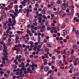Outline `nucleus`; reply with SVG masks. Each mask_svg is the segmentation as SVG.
Segmentation results:
<instances>
[{"instance_id":"obj_1","label":"nucleus","mask_w":79,"mask_h":79,"mask_svg":"<svg viewBox=\"0 0 79 79\" xmlns=\"http://www.w3.org/2000/svg\"><path fill=\"white\" fill-rule=\"evenodd\" d=\"M54 70H50L47 72L46 75L47 76H49V74H51H51H54Z\"/></svg>"},{"instance_id":"obj_2","label":"nucleus","mask_w":79,"mask_h":79,"mask_svg":"<svg viewBox=\"0 0 79 79\" xmlns=\"http://www.w3.org/2000/svg\"><path fill=\"white\" fill-rule=\"evenodd\" d=\"M62 5L64 7H66V8L68 7V3L67 2L64 3L62 4Z\"/></svg>"},{"instance_id":"obj_3","label":"nucleus","mask_w":79,"mask_h":79,"mask_svg":"<svg viewBox=\"0 0 79 79\" xmlns=\"http://www.w3.org/2000/svg\"><path fill=\"white\" fill-rule=\"evenodd\" d=\"M22 68L20 69L21 71H27V69L25 68L24 66H22Z\"/></svg>"},{"instance_id":"obj_4","label":"nucleus","mask_w":79,"mask_h":79,"mask_svg":"<svg viewBox=\"0 0 79 79\" xmlns=\"http://www.w3.org/2000/svg\"><path fill=\"white\" fill-rule=\"evenodd\" d=\"M69 68L70 70H73V69L74 68V65L72 64H70L69 66Z\"/></svg>"},{"instance_id":"obj_5","label":"nucleus","mask_w":79,"mask_h":79,"mask_svg":"<svg viewBox=\"0 0 79 79\" xmlns=\"http://www.w3.org/2000/svg\"><path fill=\"white\" fill-rule=\"evenodd\" d=\"M47 47H48V48H52V44L48 43L47 44Z\"/></svg>"},{"instance_id":"obj_6","label":"nucleus","mask_w":79,"mask_h":79,"mask_svg":"<svg viewBox=\"0 0 79 79\" xmlns=\"http://www.w3.org/2000/svg\"><path fill=\"white\" fill-rule=\"evenodd\" d=\"M57 63L58 64L59 66H60V65H61V63H62V61L60 60H58L57 61Z\"/></svg>"},{"instance_id":"obj_7","label":"nucleus","mask_w":79,"mask_h":79,"mask_svg":"<svg viewBox=\"0 0 79 79\" xmlns=\"http://www.w3.org/2000/svg\"><path fill=\"white\" fill-rule=\"evenodd\" d=\"M62 3V1H61V0H58L57 2H56L57 4H60Z\"/></svg>"},{"instance_id":"obj_8","label":"nucleus","mask_w":79,"mask_h":79,"mask_svg":"<svg viewBox=\"0 0 79 79\" xmlns=\"http://www.w3.org/2000/svg\"><path fill=\"white\" fill-rule=\"evenodd\" d=\"M73 49H77V45L75 44H74L73 45Z\"/></svg>"},{"instance_id":"obj_9","label":"nucleus","mask_w":79,"mask_h":79,"mask_svg":"<svg viewBox=\"0 0 79 79\" xmlns=\"http://www.w3.org/2000/svg\"><path fill=\"white\" fill-rule=\"evenodd\" d=\"M44 69L45 71H46V72H47V71H48L49 70V68L47 67H45L44 68Z\"/></svg>"},{"instance_id":"obj_10","label":"nucleus","mask_w":79,"mask_h":79,"mask_svg":"<svg viewBox=\"0 0 79 79\" xmlns=\"http://www.w3.org/2000/svg\"><path fill=\"white\" fill-rule=\"evenodd\" d=\"M40 51L41 52L42 54H44V52H45V51H44V48H41Z\"/></svg>"},{"instance_id":"obj_11","label":"nucleus","mask_w":79,"mask_h":79,"mask_svg":"<svg viewBox=\"0 0 79 79\" xmlns=\"http://www.w3.org/2000/svg\"><path fill=\"white\" fill-rule=\"evenodd\" d=\"M11 62H12V61H11L10 60H9L6 62L7 64H10L11 63Z\"/></svg>"},{"instance_id":"obj_12","label":"nucleus","mask_w":79,"mask_h":79,"mask_svg":"<svg viewBox=\"0 0 79 79\" xmlns=\"http://www.w3.org/2000/svg\"><path fill=\"white\" fill-rule=\"evenodd\" d=\"M4 58H6L5 59V61H8V58H8V56H4Z\"/></svg>"},{"instance_id":"obj_13","label":"nucleus","mask_w":79,"mask_h":79,"mask_svg":"<svg viewBox=\"0 0 79 79\" xmlns=\"http://www.w3.org/2000/svg\"><path fill=\"white\" fill-rule=\"evenodd\" d=\"M53 76V74H52V73H51L50 75L49 79H52Z\"/></svg>"},{"instance_id":"obj_14","label":"nucleus","mask_w":79,"mask_h":79,"mask_svg":"<svg viewBox=\"0 0 79 79\" xmlns=\"http://www.w3.org/2000/svg\"><path fill=\"white\" fill-rule=\"evenodd\" d=\"M75 32L76 35H79V31L76 30L75 31Z\"/></svg>"},{"instance_id":"obj_15","label":"nucleus","mask_w":79,"mask_h":79,"mask_svg":"<svg viewBox=\"0 0 79 79\" xmlns=\"http://www.w3.org/2000/svg\"><path fill=\"white\" fill-rule=\"evenodd\" d=\"M9 74L7 75L6 73H4V76H5L6 77H9Z\"/></svg>"},{"instance_id":"obj_16","label":"nucleus","mask_w":79,"mask_h":79,"mask_svg":"<svg viewBox=\"0 0 79 79\" xmlns=\"http://www.w3.org/2000/svg\"><path fill=\"white\" fill-rule=\"evenodd\" d=\"M8 52V50L7 49H3V52L4 53H5L6 52Z\"/></svg>"},{"instance_id":"obj_17","label":"nucleus","mask_w":79,"mask_h":79,"mask_svg":"<svg viewBox=\"0 0 79 79\" xmlns=\"http://www.w3.org/2000/svg\"><path fill=\"white\" fill-rule=\"evenodd\" d=\"M3 15L4 16V18H6L7 15L6 12H4V14H3Z\"/></svg>"},{"instance_id":"obj_18","label":"nucleus","mask_w":79,"mask_h":79,"mask_svg":"<svg viewBox=\"0 0 79 79\" xmlns=\"http://www.w3.org/2000/svg\"><path fill=\"white\" fill-rule=\"evenodd\" d=\"M71 13L72 15H74V10L73 9H71Z\"/></svg>"},{"instance_id":"obj_19","label":"nucleus","mask_w":79,"mask_h":79,"mask_svg":"<svg viewBox=\"0 0 79 79\" xmlns=\"http://www.w3.org/2000/svg\"><path fill=\"white\" fill-rule=\"evenodd\" d=\"M69 20H68V18H66L65 19V22L66 23H67V24L68 23H69Z\"/></svg>"},{"instance_id":"obj_20","label":"nucleus","mask_w":79,"mask_h":79,"mask_svg":"<svg viewBox=\"0 0 79 79\" xmlns=\"http://www.w3.org/2000/svg\"><path fill=\"white\" fill-rule=\"evenodd\" d=\"M5 53H3V55H4L5 56H8V52H4Z\"/></svg>"},{"instance_id":"obj_21","label":"nucleus","mask_w":79,"mask_h":79,"mask_svg":"<svg viewBox=\"0 0 79 79\" xmlns=\"http://www.w3.org/2000/svg\"><path fill=\"white\" fill-rule=\"evenodd\" d=\"M10 45H11V43H10V42H7L6 44V46H7V47H8Z\"/></svg>"},{"instance_id":"obj_22","label":"nucleus","mask_w":79,"mask_h":79,"mask_svg":"<svg viewBox=\"0 0 79 79\" xmlns=\"http://www.w3.org/2000/svg\"><path fill=\"white\" fill-rule=\"evenodd\" d=\"M43 18L44 19L47 20V17L45 16V15H43Z\"/></svg>"},{"instance_id":"obj_23","label":"nucleus","mask_w":79,"mask_h":79,"mask_svg":"<svg viewBox=\"0 0 79 79\" xmlns=\"http://www.w3.org/2000/svg\"><path fill=\"white\" fill-rule=\"evenodd\" d=\"M56 57L55 56H53L52 57V60H56Z\"/></svg>"},{"instance_id":"obj_24","label":"nucleus","mask_w":79,"mask_h":79,"mask_svg":"<svg viewBox=\"0 0 79 79\" xmlns=\"http://www.w3.org/2000/svg\"><path fill=\"white\" fill-rule=\"evenodd\" d=\"M49 48H47L45 49V51L46 52H49Z\"/></svg>"},{"instance_id":"obj_25","label":"nucleus","mask_w":79,"mask_h":79,"mask_svg":"<svg viewBox=\"0 0 79 79\" xmlns=\"http://www.w3.org/2000/svg\"><path fill=\"white\" fill-rule=\"evenodd\" d=\"M17 46H18V47H19H19H21V48H23V47L22 46H21V45L20 44H17Z\"/></svg>"},{"instance_id":"obj_26","label":"nucleus","mask_w":79,"mask_h":79,"mask_svg":"<svg viewBox=\"0 0 79 79\" xmlns=\"http://www.w3.org/2000/svg\"><path fill=\"white\" fill-rule=\"evenodd\" d=\"M44 56L46 58H49V56H48V55L47 54H45L44 55Z\"/></svg>"},{"instance_id":"obj_27","label":"nucleus","mask_w":79,"mask_h":79,"mask_svg":"<svg viewBox=\"0 0 79 79\" xmlns=\"http://www.w3.org/2000/svg\"><path fill=\"white\" fill-rule=\"evenodd\" d=\"M14 12H15V11H14V10H11L9 11L10 13H10H14Z\"/></svg>"},{"instance_id":"obj_28","label":"nucleus","mask_w":79,"mask_h":79,"mask_svg":"<svg viewBox=\"0 0 79 79\" xmlns=\"http://www.w3.org/2000/svg\"><path fill=\"white\" fill-rule=\"evenodd\" d=\"M19 76L21 77H24V75L23 74H20Z\"/></svg>"},{"instance_id":"obj_29","label":"nucleus","mask_w":79,"mask_h":79,"mask_svg":"<svg viewBox=\"0 0 79 79\" xmlns=\"http://www.w3.org/2000/svg\"><path fill=\"white\" fill-rule=\"evenodd\" d=\"M66 54L68 56L70 55V52H69V51H67L66 52Z\"/></svg>"},{"instance_id":"obj_30","label":"nucleus","mask_w":79,"mask_h":79,"mask_svg":"<svg viewBox=\"0 0 79 79\" xmlns=\"http://www.w3.org/2000/svg\"><path fill=\"white\" fill-rule=\"evenodd\" d=\"M23 11V13L24 14H26V9H24Z\"/></svg>"},{"instance_id":"obj_31","label":"nucleus","mask_w":79,"mask_h":79,"mask_svg":"<svg viewBox=\"0 0 79 79\" xmlns=\"http://www.w3.org/2000/svg\"><path fill=\"white\" fill-rule=\"evenodd\" d=\"M71 58L72 60H74L75 59V56H71Z\"/></svg>"},{"instance_id":"obj_32","label":"nucleus","mask_w":79,"mask_h":79,"mask_svg":"<svg viewBox=\"0 0 79 79\" xmlns=\"http://www.w3.org/2000/svg\"><path fill=\"white\" fill-rule=\"evenodd\" d=\"M41 37L40 36H38V40H40Z\"/></svg>"},{"instance_id":"obj_33","label":"nucleus","mask_w":79,"mask_h":79,"mask_svg":"<svg viewBox=\"0 0 79 79\" xmlns=\"http://www.w3.org/2000/svg\"><path fill=\"white\" fill-rule=\"evenodd\" d=\"M64 31L65 32L66 35H67V34H68L69 33V32H68V30H64Z\"/></svg>"},{"instance_id":"obj_34","label":"nucleus","mask_w":79,"mask_h":79,"mask_svg":"<svg viewBox=\"0 0 79 79\" xmlns=\"http://www.w3.org/2000/svg\"><path fill=\"white\" fill-rule=\"evenodd\" d=\"M66 7H64L62 8V10H64V11H65L66 10Z\"/></svg>"},{"instance_id":"obj_35","label":"nucleus","mask_w":79,"mask_h":79,"mask_svg":"<svg viewBox=\"0 0 79 79\" xmlns=\"http://www.w3.org/2000/svg\"><path fill=\"white\" fill-rule=\"evenodd\" d=\"M29 65V63H27L25 65L26 68H27V66H28Z\"/></svg>"},{"instance_id":"obj_36","label":"nucleus","mask_w":79,"mask_h":79,"mask_svg":"<svg viewBox=\"0 0 79 79\" xmlns=\"http://www.w3.org/2000/svg\"><path fill=\"white\" fill-rule=\"evenodd\" d=\"M48 20H46V21H45V26H47L48 25Z\"/></svg>"},{"instance_id":"obj_37","label":"nucleus","mask_w":79,"mask_h":79,"mask_svg":"<svg viewBox=\"0 0 79 79\" xmlns=\"http://www.w3.org/2000/svg\"><path fill=\"white\" fill-rule=\"evenodd\" d=\"M12 22L13 23V24H16V20H13L12 21Z\"/></svg>"},{"instance_id":"obj_38","label":"nucleus","mask_w":79,"mask_h":79,"mask_svg":"<svg viewBox=\"0 0 79 79\" xmlns=\"http://www.w3.org/2000/svg\"><path fill=\"white\" fill-rule=\"evenodd\" d=\"M44 11V10H43L41 12V13L44 15H45V11Z\"/></svg>"},{"instance_id":"obj_39","label":"nucleus","mask_w":79,"mask_h":79,"mask_svg":"<svg viewBox=\"0 0 79 79\" xmlns=\"http://www.w3.org/2000/svg\"><path fill=\"white\" fill-rule=\"evenodd\" d=\"M45 36V35H44V33H42V35H41V37L42 38H44V37Z\"/></svg>"},{"instance_id":"obj_40","label":"nucleus","mask_w":79,"mask_h":79,"mask_svg":"<svg viewBox=\"0 0 79 79\" xmlns=\"http://www.w3.org/2000/svg\"><path fill=\"white\" fill-rule=\"evenodd\" d=\"M65 27V25L64 24H63L62 26V29H64V28Z\"/></svg>"},{"instance_id":"obj_41","label":"nucleus","mask_w":79,"mask_h":79,"mask_svg":"<svg viewBox=\"0 0 79 79\" xmlns=\"http://www.w3.org/2000/svg\"><path fill=\"white\" fill-rule=\"evenodd\" d=\"M2 49H3L2 46L1 45H0V51L2 50Z\"/></svg>"},{"instance_id":"obj_42","label":"nucleus","mask_w":79,"mask_h":79,"mask_svg":"<svg viewBox=\"0 0 79 79\" xmlns=\"http://www.w3.org/2000/svg\"><path fill=\"white\" fill-rule=\"evenodd\" d=\"M18 61L19 62V63L21 62V61H22V59H19L18 60Z\"/></svg>"},{"instance_id":"obj_43","label":"nucleus","mask_w":79,"mask_h":79,"mask_svg":"<svg viewBox=\"0 0 79 79\" xmlns=\"http://www.w3.org/2000/svg\"><path fill=\"white\" fill-rule=\"evenodd\" d=\"M12 18H13V19H15V18H16V17H15V15H13L12 17Z\"/></svg>"},{"instance_id":"obj_44","label":"nucleus","mask_w":79,"mask_h":79,"mask_svg":"<svg viewBox=\"0 0 79 79\" xmlns=\"http://www.w3.org/2000/svg\"><path fill=\"white\" fill-rule=\"evenodd\" d=\"M15 58H16V60H18V59L19 58V57H18V55H17L16 56V57Z\"/></svg>"},{"instance_id":"obj_45","label":"nucleus","mask_w":79,"mask_h":79,"mask_svg":"<svg viewBox=\"0 0 79 79\" xmlns=\"http://www.w3.org/2000/svg\"><path fill=\"white\" fill-rule=\"evenodd\" d=\"M27 32L28 34H29V33H31V31H29V30L28 29L27 30Z\"/></svg>"},{"instance_id":"obj_46","label":"nucleus","mask_w":79,"mask_h":79,"mask_svg":"<svg viewBox=\"0 0 79 79\" xmlns=\"http://www.w3.org/2000/svg\"><path fill=\"white\" fill-rule=\"evenodd\" d=\"M30 44L31 45H33L34 44V42L32 41H31L30 42Z\"/></svg>"},{"instance_id":"obj_47","label":"nucleus","mask_w":79,"mask_h":79,"mask_svg":"<svg viewBox=\"0 0 79 79\" xmlns=\"http://www.w3.org/2000/svg\"><path fill=\"white\" fill-rule=\"evenodd\" d=\"M66 14L64 13L63 15L62 16V18H64V16H66Z\"/></svg>"},{"instance_id":"obj_48","label":"nucleus","mask_w":79,"mask_h":79,"mask_svg":"<svg viewBox=\"0 0 79 79\" xmlns=\"http://www.w3.org/2000/svg\"><path fill=\"white\" fill-rule=\"evenodd\" d=\"M44 30L42 29H41L40 30V32H44Z\"/></svg>"},{"instance_id":"obj_49","label":"nucleus","mask_w":79,"mask_h":79,"mask_svg":"<svg viewBox=\"0 0 79 79\" xmlns=\"http://www.w3.org/2000/svg\"><path fill=\"white\" fill-rule=\"evenodd\" d=\"M63 41L64 43H66V42H67V40L66 39H64L63 40Z\"/></svg>"},{"instance_id":"obj_50","label":"nucleus","mask_w":79,"mask_h":79,"mask_svg":"<svg viewBox=\"0 0 79 79\" xmlns=\"http://www.w3.org/2000/svg\"><path fill=\"white\" fill-rule=\"evenodd\" d=\"M23 11V9H20L19 10V12H21L22 11Z\"/></svg>"},{"instance_id":"obj_51","label":"nucleus","mask_w":79,"mask_h":79,"mask_svg":"<svg viewBox=\"0 0 79 79\" xmlns=\"http://www.w3.org/2000/svg\"><path fill=\"white\" fill-rule=\"evenodd\" d=\"M15 41L17 44H18L19 42V40H15Z\"/></svg>"},{"instance_id":"obj_52","label":"nucleus","mask_w":79,"mask_h":79,"mask_svg":"<svg viewBox=\"0 0 79 79\" xmlns=\"http://www.w3.org/2000/svg\"><path fill=\"white\" fill-rule=\"evenodd\" d=\"M8 41L9 42H10L11 41V40L10 38L8 39Z\"/></svg>"},{"instance_id":"obj_53","label":"nucleus","mask_w":79,"mask_h":79,"mask_svg":"<svg viewBox=\"0 0 79 79\" xmlns=\"http://www.w3.org/2000/svg\"><path fill=\"white\" fill-rule=\"evenodd\" d=\"M17 34H19L21 33V31H17Z\"/></svg>"},{"instance_id":"obj_54","label":"nucleus","mask_w":79,"mask_h":79,"mask_svg":"<svg viewBox=\"0 0 79 79\" xmlns=\"http://www.w3.org/2000/svg\"><path fill=\"white\" fill-rule=\"evenodd\" d=\"M44 43H46L47 42V39L44 40Z\"/></svg>"},{"instance_id":"obj_55","label":"nucleus","mask_w":79,"mask_h":79,"mask_svg":"<svg viewBox=\"0 0 79 79\" xmlns=\"http://www.w3.org/2000/svg\"><path fill=\"white\" fill-rule=\"evenodd\" d=\"M75 76H78L79 75V73L78 72L76 74H75Z\"/></svg>"},{"instance_id":"obj_56","label":"nucleus","mask_w":79,"mask_h":79,"mask_svg":"<svg viewBox=\"0 0 79 79\" xmlns=\"http://www.w3.org/2000/svg\"><path fill=\"white\" fill-rule=\"evenodd\" d=\"M78 70V69H77L75 68L74 69V71L75 72H76Z\"/></svg>"},{"instance_id":"obj_57","label":"nucleus","mask_w":79,"mask_h":79,"mask_svg":"<svg viewBox=\"0 0 79 79\" xmlns=\"http://www.w3.org/2000/svg\"><path fill=\"white\" fill-rule=\"evenodd\" d=\"M66 11L67 12V13H69V9H66Z\"/></svg>"},{"instance_id":"obj_58","label":"nucleus","mask_w":79,"mask_h":79,"mask_svg":"<svg viewBox=\"0 0 79 79\" xmlns=\"http://www.w3.org/2000/svg\"><path fill=\"white\" fill-rule=\"evenodd\" d=\"M77 63L76 62H74L73 63V65L74 66H77Z\"/></svg>"},{"instance_id":"obj_59","label":"nucleus","mask_w":79,"mask_h":79,"mask_svg":"<svg viewBox=\"0 0 79 79\" xmlns=\"http://www.w3.org/2000/svg\"><path fill=\"white\" fill-rule=\"evenodd\" d=\"M27 63H30L31 60L29 59H27Z\"/></svg>"},{"instance_id":"obj_60","label":"nucleus","mask_w":79,"mask_h":79,"mask_svg":"<svg viewBox=\"0 0 79 79\" xmlns=\"http://www.w3.org/2000/svg\"><path fill=\"white\" fill-rule=\"evenodd\" d=\"M23 5H20L19 6V8H23Z\"/></svg>"},{"instance_id":"obj_61","label":"nucleus","mask_w":79,"mask_h":79,"mask_svg":"<svg viewBox=\"0 0 79 79\" xmlns=\"http://www.w3.org/2000/svg\"><path fill=\"white\" fill-rule=\"evenodd\" d=\"M52 63H51V62H49L48 63V64L49 66H52Z\"/></svg>"},{"instance_id":"obj_62","label":"nucleus","mask_w":79,"mask_h":79,"mask_svg":"<svg viewBox=\"0 0 79 79\" xmlns=\"http://www.w3.org/2000/svg\"><path fill=\"white\" fill-rule=\"evenodd\" d=\"M7 74H10V70H7Z\"/></svg>"},{"instance_id":"obj_63","label":"nucleus","mask_w":79,"mask_h":79,"mask_svg":"<svg viewBox=\"0 0 79 79\" xmlns=\"http://www.w3.org/2000/svg\"><path fill=\"white\" fill-rule=\"evenodd\" d=\"M29 36V35L28 34H26L25 35V37H28Z\"/></svg>"},{"instance_id":"obj_64","label":"nucleus","mask_w":79,"mask_h":79,"mask_svg":"<svg viewBox=\"0 0 79 79\" xmlns=\"http://www.w3.org/2000/svg\"><path fill=\"white\" fill-rule=\"evenodd\" d=\"M29 47H30V46H29V45H27L26 46V48L27 49H28L29 48Z\"/></svg>"}]
</instances>
